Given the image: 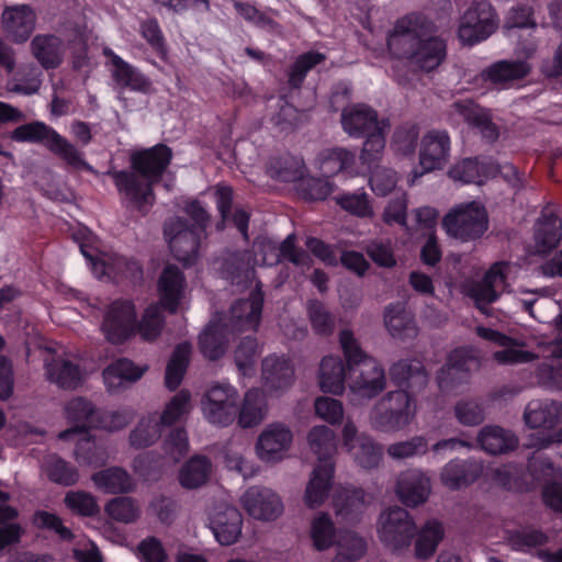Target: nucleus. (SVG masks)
Returning <instances> with one entry per match:
<instances>
[{"label":"nucleus","instance_id":"1","mask_svg":"<svg viewBox=\"0 0 562 562\" xmlns=\"http://www.w3.org/2000/svg\"><path fill=\"white\" fill-rule=\"evenodd\" d=\"M171 158V148L158 144L132 153L128 169H111L106 173L113 179L121 196L139 212L146 213L155 202L153 187L162 177Z\"/></svg>","mask_w":562,"mask_h":562},{"label":"nucleus","instance_id":"2","mask_svg":"<svg viewBox=\"0 0 562 562\" xmlns=\"http://www.w3.org/2000/svg\"><path fill=\"white\" fill-rule=\"evenodd\" d=\"M339 342L348 368L350 402L362 405L385 390L384 368L362 350L351 330L342 329Z\"/></svg>","mask_w":562,"mask_h":562},{"label":"nucleus","instance_id":"3","mask_svg":"<svg viewBox=\"0 0 562 562\" xmlns=\"http://www.w3.org/2000/svg\"><path fill=\"white\" fill-rule=\"evenodd\" d=\"M311 450L317 456L318 463L314 468L305 490V503L308 507H318L326 499L331 487L334 463L331 457L336 451L334 431L327 426H315L308 434Z\"/></svg>","mask_w":562,"mask_h":562},{"label":"nucleus","instance_id":"4","mask_svg":"<svg viewBox=\"0 0 562 562\" xmlns=\"http://www.w3.org/2000/svg\"><path fill=\"white\" fill-rule=\"evenodd\" d=\"M490 226L485 206L472 201L452 207L442 218L447 234L461 241L481 239Z\"/></svg>","mask_w":562,"mask_h":562},{"label":"nucleus","instance_id":"5","mask_svg":"<svg viewBox=\"0 0 562 562\" xmlns=\"http://www.w3.org/2000/svg\"><path fill=\"white\" fill-rule=\"evenodd\" d=\"M413 397L407 391L387 392L372 408L370 424L383 432H395L409 425L414 417Z\"/></svg>","mask_w":562,"mask_h":562},{"label":"nucleus","instance_id":"6","mask_svg":"<svg viewBox=\"0 0 562 562\" xmlns=\"http://www.w3.org/2000/svg\"><path fill=\"white\" fill-rule=\"evenodd\" d=\"M429 33H435V25L422 14H409L397 20L387 38L390 52L397 58L411 59Z\"/></svg>","mask_w":562,"mask_h":562},{"label":"nucleus","instance_id":"7","mask_svg":"<svg viewBox=\"0 0 562 562\" xmlns=\"http://www.w3.org/2000/svg\"><path fill=\"white\" fill-rule=\"evenodd\" d=\"M378 533L386 548L401 553L411 547L416 536V525L406 509L394 506L380 514Z\"/></svg>","mask_w":562,"mask_h":562},{"label":"nucleus","instance_id":"8","mask_svg":"<svg viewBox=\"0 0 562 562\" xmlns=\"http://www.w3.org/2000/svg\"><path fill=\"white\" fill-rule=\"evenodd\" d=\"M164 235L178 261L182 262L184 267L195 263L204 234L191 228L186 218L173 216L164 223Z\"/></svg>","mask_w":562,"mask_h":562},{"label":"nucleus","instance_id":"9","mask_svg":"<svg viewBox=\"0 0 562 562\" xmlns=\"http://www.w3.org/2000/svg\"><path fill=\"white\" fill-rule=\"evenodd\" d=\"M498 26L493 7L486 1L472 4L463 14L459 25V38L474 45L490 37Z\"/></svg>","mask_w":562,"mask_h":562},{"label":"nucleus","instance_id":"10","mask_svg":"<svg viewBox=\"0 0 562 562\" xmlns=\"http://www.w3.org/2000/svg\"><path fill=\"white\" fill-rule=\"evenodd\" d=\"M238 412L237 391L228 384H215L210 387L203 402L205 418L218 426L231 425Z\"/></svg>","mask_w":562,"mask_h":562},{"label":"nucleus","instance_id":"11","mask_svg":"<svg viewBox=\"0 0 562 562\" xmlns=\"http://www.w3.org/2000/svg\"><path fill=\"white\" fill-rule=\"evenodd\" d=\"M507 269V263L496 262L484 273L480 281L470 285L468 294L483 314L491 315L490 304L495 302L505 290Z\"/></svg>","mask_w":562,"mask_h":562},{"label":"nucleus","instance_id":"12","mask_svg":"<svg viewBox=\"0 0 562 562\" xmlns=\"http://www.w3.org/2000/svg\"><path fill=\"white\" fill-rule=\"evenodd\" d=\"M135 307L130 301L113 302L102 323V330L112 344H122L136 328Z\"/></svg>","mask_w":562,"mask_h":562},{"label":"nucleus","instance_id":"13","mask_svg":"<svg viewBox=\"0 0 562 562\" xmlns=\"http://www.w3.org/2000/svg\"><path fill=\"white\" fill-rule=\"evenodd\" d=\"M245 510L255 519L270 521L277 519L283 512L280 496L270 487L254 485L241 496Z\"/></svg>","mask_w":562,"mask_h":562},{"label":"nucleus","instance_id":"14","mask_svg":"<svg viewBox=\"0 0 562 562\" xmlns=\"http://www.w3.org/2000/svg\"><path fill=\"white\" fill-rule=\"evenodd\" d=\"M263 305L260 283L256 284L248 299L236 301L229 311L227 327L235 331L256 330L259 326Z\"/></svg>","mask_w":562,"mask_h":562},{"label":"nucleus","instance_id":"15","mask_svg":"<svg viewBox=\"0 0 562 562\" xmlns=\"http://www.w3.org/2000/svg\"><path fill=\"white\" fill-rule=\"evenodd\" d=\"M340 123L349 136L357 138L364 137L383 126H389L385 121H379L378 112L364 103L342 109Z\"/></svg>","mask_w":562,"mask_h":562},{"label":"nucleus","instance_id":"16","mask_svg":"<svg viewBox=\"0 0 562 562\" xmlns=\"http://www.w3.org/2000/svg\"><path fill=\"white\" fill-rule=\"evenodd\" d=\"M450 137L447 131L431 130L420 143L419 162L425 172L441 169L449 159Z\"/></svg>","mask_w":562,"mask_h":562},{"label":"nucleus","instance_id":"17","mask_svg":"<svg viewBox=\"0 0 562 562\" xmlns=\"http://www.w3.org/2000/svg\"><path fill=\"white\" fill-rule=\"evenodd\" d=\"M395 492L404 505L416 507L427 501L430 480L419 469L405 470L397 477Z\"/></svg>","mask_w":562,"mask_h":562},{"label":"nucleus","instance_id":"18","mask_svg":"<svg viewBox=\"0 0 562 562\" xmlns=\"http://www.w3.org/2000/svg\"><path fill=\"white\" fill-rule=\"evenodd\" d=\"M292 432L283 424L269 425L258 437V457L267 462L279 461L292 442Z\"/></svg>","mask_w":562,"mask_h":562},{"label":"nucleus","instance_id":"19","mask_svg":"<svg viewBox=\"0 0 562 562\" xmlns=\"http://www.w3.org/2000/svg\"><path fill=\"white\" fill-rule=\"evenodd\" d=\"M392 381L407 391L415 394L423 391L428 384V373L422 361L417 359H402L390 368Z\"/></svg>","mask_w":562,"mask_h":562},{"label":"nucleus","instance_id":"20","mask_svg":"<svg viewBox=\"0 0 562 562\" xmlns=\"http://www.w3.org/2000/svg\"><path fill=\"white\" fill-rule=\"evenodd\" d=\"M530 70V65L525 60L503 59L484 68L481 77L484 81L505 89L527 77Z\"/></svg>","mask_w":562,"mask_h":562},{"label":"nucleus","instance_id":"21","mask_svg":"<svg viewBox=\"0 0 562 562\" xmlns=\"http://www.w3.org/2000/svg\"><path fill=\"white\" fill-rule=\"evenodd\" d=\"M261 378L268 391H283L294 382V367L286 357L270 355L262 360Z\"/></svg>","mask_w":562,"mask_h":562},{"label":"nucleus","instance_id":"22","mask_svg":"<svg viewBox=\"0 0 562 562\" xmlns=\"http://www.w3.org/2000/svg\"><path fill=\"white\" fill-rule=\"evenodd\" d=\"M367 506V495L359 487H341L333 496V508L336 517L347 524L358 521Z\"/></svg>","mask_w":562,"mask_h":562},{"label":"nucleus","instance_id":"23","mask_svg":"<svg viewBox=\"0 0 562 562\" xmlns=\"http://www.w3.org/2000/svg\"><path fill=\"white\" fill-rule=\"evenodd\" d=\"M477 335L488 341L504 347L503 350L495 351L493 358L502 364L526 363L536 359L532 352L519 349L521 345L517 340L504 335L501 331L486 327H477Z\"/></svg>","mask_w":562,"mask_h":562},{"label":"nucleus","instance_id":"24","mask_svg":"<svg viewBox=\"0 0 562 562\" xmlns=\"http://www.w3.org/2000/svg\"><path fill=\"white\" fill-rule=\"evenodd\" d=\"M36 15L27 4L5 7L2 13V25L14 42L23 43L35 29Z\"/></svg>","mask_w":562,"mask_h":562},{"label":"nucleus","instance_id":"25","mask_svg":"<svg viewBox=\"0 0 562 562\" xmlns=\"http://www.w3.org/2000/svg\"><path fill=\"white\" fill-rule=\"evenodd\" d=\"M482 473V465L474 460L453 459L441 470V483L456 491L474 483Z\"/></svg>","mask_w":562,"mask_h":562},{"label":"nucleus","instance_id":"26","mask_svg":"<svg viewBox=\"0 0 562 562\" xmlns=\"http://www.w3.org/2000/svg\"><path fill=\"white\" fill-rule=\"evenodd\" d=\"M561 236V221L553 212L543 210L535 225V254L547 255L559 245Z\"/></svg>","mask_w":562,"mask_h":562},{"label":"nucleus","instance_id":"27","mask_svg":"<svg viewBox=\"0 0 562 562\" xmlns=\"http://www.w3.org/2000/svg\"><path fill=\"white\" fill-rule=\"evenodd\" d=\"M243 516L234 506H224L211 519L216 540L223 546L235 543L241 533Z\"/></svg>","mask_w":562,"mask_h":562},{"label":"nucleus","instance_id":"28","mask_svg":"<svg viewBox=\"0 0 562 562\" xmlns=\"http://www.w3.org/2000/svg\"><path fill=\"white\" fill-rule=\"evenodd\" d=\"M98 414L99 409L91 402L82 397L71 400L66 406V416L75 426L61 431L58 435L59 439L66 440L72 434L86 432L90 428H95Z\"/></svg>","mask_w":562,"mask_h":562},{"label":"nucleus","instance_id":"29","mask_svg":"<svg viewBox=\"0 0 562 562\" xmlns=\"http://www.w3.org/2000/svg\"><path fill=\"white\" fill-rule=\"evenodd\" d=\"M66 46L59 36L41 34L31 41V50L34 58L45 69H55L64 60Z\"/></svg>","mask_w":562,"mask_h":562},{"label":"nucleus","instance_id":"30","mask_svg":"<svg viewBox=\"0 0 562 562\" xmlns=\"http://www.w3.org/2000/svg\"><path fill=\"white\" fill-rule=\"evenodd\" d=\"M499 171V166L492 160L464 158L450 169L449 176L463 183L481 184L484 178L495 177Z\"/></svg>","mask_w":562,"mask_h":562},{"label":"nucleus","instance_id":"31","mask_svg":"<svg viewBox=\"0 0 562 562\" xmlns=\"http://www.w3.org/2000/svg\"><path fill=\"white\" fill-rule=\"evenodd\" d=\"M530 428H553L562 419V403L558 401H531L524 412Z\"/></svg>","mask_w":562,"mask_h":562},{"label":"nucleus","instance_id":"32","mask_svg":"<svg viewBox=\"0 0 562 562\" xmlns=\"http://www.w3.org/2000/svg\"><path fill=\"white\" fill-rule=\"evenodd\" d=\"M184 289V277L175 265H168L158 280L161 303L170 313H176Z\"/></svg>","mask_w":562,"mask_h":562},{"label":"nucleus","instance_id":"33","mask_svg":"<svg viewBox=\"0 0 562 562\" xmlns=\"http://www.w3.org/2000/svg\"><path fill=\"white\" fill-rule=\"evenodd\" d=\"M452 108L465 122L479 128L480 133L487 142H495L498 138L497 127L491 121L490 115L473 101H456Z\"/></svg>","mask_w":562,"mask_h":562},{"label":"nucleus","instance_id":"34","mask_svg":"<svg viewBox=\"0 0 562 562\" xmlns=\"http://www.w3.org/2000/svg\"><path fill=\"white\" fill-rule=\"evenodd\" d=\"M146 369V367H136L131 360L122 358L103 370V380L110 392H117L125 389L128 383L139 380Z\"/></svg>","mask_w":562,"mask_h":562},{"label":"nucleus","instance_id":"35","mask_svg":"<svg viewBox=\"0 0 562 562\" xmlns=\"http://www.w3.org/2000/svg\"><path fill=\"white\" fill-rule=\"evenodd\" d=\"M47 379L64 390H75L81 383V373L78 364L72 361L53 357L45 361Z\"/></svg>","mask_w":562,"mask_h":562},{"label":"nucleus","instance_id":"36","mask_svg":"<svg viewBox=\"0 0 562 562\" xmlns=\"http://www.w3.org/2000/svg\"><path fill=\"white\" fill-rule=\"evenodd\" d=\"M348 380V368L336 356H327L322 359L319 366V385L323 392L341 394L345 390V381Z\"/></svg>","mask_w":562,"mask_h":562},{"label":"nucleus","instance_id":"37","mask_svg":"<svg viewBox=\"0 0 562 562\" xmlns=\"http://www.w3.org/2000/svg\"><path fill=\"white\" fill-rule=\"evenodd\" d=\"M477 443L490 454H502L512 451L517 446L515 435L499 426H484L477 434Z\"/></svg>","mask_w":562,"mask_h":562},{"label":"nucleus","instance_id":"38","mask_svg":"<svg viewBox=\"0 0 562 562\" xmlns=\"http://www.w3.org/2000/svg\"><path fill=\"white\" fill-rule=\"evenodd\" d=\"M446 57V43L429 33L409 59L413 65L424 71L436 69Z\"/></svg>","mask_w":562,"mask_h":562},{"label":"nucleus","instance_id":"39","mask_svg":"<svg viewBox=\"0 0 562 562\" xmlns=\"http://www.w3.org/2000/svg\"><path fill=\"white\" fill-rule=\"evenodd\" d=\"M228 327L221 324H210L199 337L202 355L209 360H217L224 356L228 346Z\"/></svg>","mask_w":562,"mask_h":562},{"label":"nucleus","instance_id":"40","mask_svg":"<svg viewBox=\"0 0 562 562\" xmlns=\"http://www.w3.org/2000/svg\"><path fill=\"white\" fill-rule=\"evenodd\" d=\"M443 526L438 520H428L417 532L415 542V555L418 559L426 560L437 550L438 544L443 539Z\"/></svg>","mask_w":562,"mask_h":562},{"label":"nucleus","instance_id":"41","mask_svg":"<svg viewBox=\"0 0 562 562\" xmlns=\"http://www.w3.org/2000/svg\"><path fill=\"white\" fill-rule=\"evenodd\" d=\"M212 471V462L205 456H194L179 473L180 484L186 488H198L205 484Z\"/></svg>","mask_w":562,"mask_h":562},{"label":"nucleus","instance_id":"42","mask_svg":"<svg viewBox=\"0 0 562 562\" xmlns=\"http://www.w3.org/2000/svg\"><path fill=\"white\" fill-rule=\"evenodd\" d=\"M191 351L192 345L188 341H183L175 348L165 374V384L170 391L180 385L189 366Z\"/></svg>","mask_w":562,"mask_h":562},{"label":"nucleus","instance_id":"43","mask_svg":"<svg viewBox=\"0 0 562 562\" xmlns=\"http://www.w3.org/2000/svg\"><path fill=\"white\" fill-rule=\"evenodd\" d=\"M82 254L91 261L94 269L100 266L103 274H115L123 278L130 279L134 282L139 281L143 277V270L139 263L135 260L127 259L125 257H116L111 261H94L93 257L90 256L81 247Z\"/></svg>","mask_w":562,"mask_h":562},{"label":"nucleus","instance_id":"44","mask_svg":"<svg viewBox=\"0 0 562 562\" xmlns=\"http://www.w3.org/2000/svg\"><path fill=\"white\" fill-rule=\"evenodd\" d=\"M506 541L515 551L528 552L549 542V537L540 529L524 527L506 531Z\"/></svg>","mask_w":562,"mask_h":562},{"label":"nucleus","instance_id":"45","mask_svg":"<svg viewBox=\"0 0 562 562\" xmlns=\"http://www.w3.org/2000/svg\"><path fill=\"white\" fill-rule=\"evenodd\" d=\"M269 173L282 182H294L304 176V162L300 157L283 155L273 158L269 164Z\"/></svg>","mask_w":562,"mask_h":562},{"label":"nucleus","instance_id":"46","mask_svg":"<svg viewBox=\"0 0 562 562\" xmlns=\"http://www.w3.org/2000/svg\"><path fill=\"white\" fill-rule=\"evenodd\" d=\"M43 467L47 477L56 484L71 486L79 480L77 469L57 454H49Z\"/></svg>","mask_w":562,"mask_h":562},{"label":"nucleus","instance_id":"47","mask_svg":"<svg viewBox=\"0 0 562 562\" xmlns=\"http://www.w3.org/2000/svg\"><path fill=\"white\" fill-rule=\"evenodd\" d=\"M113 66L115 67L113 77L119 86L137 91L148 90L149 80L120 56L113 55Z\"/></svg>","mask_w":562,"mask_h":562},{"label":"nucleus","instance_id":"48","mask_svg":"<svg viewBox=\"0 0 562 562\" xmlns=\"http://www.w3.org/2000/svg\"><path fill=\"white\" fill-rule=\"evenodd\" d=\"M55 130L46 125L43 122L34 121L27 124H22L13 130L10 134V138L15 142H27L42 144L46 148L50 143L52 137L55 134Z\"/></svg>","mask_w":562,"mask_h":562},{"label":"nucleus","instance_id":"49","mask_svg":"<svg viewBox=\"0 0 562 562\" xmlns=\"http://www.w3.org/2000/svg\"><path fill=\"white\" fill-rule=\"evenodd\" d=\"M162 430L157 424V417L150 415L143 417L137 426L130 434V443L135 449H142L154 445L160 437Z\"/></svg>","mask_w":562,"mask_h":562},{"label":"nucleus","instance_id":"50","mask_svg":"<svg viewBox=\"0 0 562 562\" xmlns=\"http://www.w3.org/2000/svg\"><path fill=\"white\" fill-rule=\"evenodd\" d=\"M93 482L108 493H126L131 490V479L121 468H111L100 471L92 476Z\"/></svg>","mask_w":562,"mask_h":562},{"label":"nucleus","instance_id":"51","mask_svg":"<svg viewBox=\"0 0 562 562\" xmlns=\"http://www.w3.org/2000/svg\"><path fill=\"white\" fill-rule=\"evenodd\" d=\"M337 554L334 559L355 562L361 559L367 550L366 541L352 531L340 532L336 540Z\"/></svg>","mask_w":562,"mask_h":562},{"label":"nucleus","instance_id":"52","mask_svg":"<svg viewBox=\"0 0 562 562\" xmlns=\"http://www.w3.org/2000/svg\"><path fill=\"white\" fill-rule=\"evenodd\" d=\"M263 397L259 390H249L245 394L243 406L238 415V424L243 428H250L263 419Z\"/></svg>","mask_w":562,"mask_h":562},{"label":"nucleus","instance_id":"53","mask_svg":"<svg viewBox=\"0 0 562 562\" xmlns=\"http://www.w3.org/2000/svg\"><path fill=\"white\" fill-rule=\"evenodd\" d=\"M349 451L363 469L376 468L382 459V447L369 436H361Z\"/></svg>","mask_w":562,"mask_h":562},{"label":"nucleus","instance_id":"54","mask_svg":"<svg viewBox=\"0 0 562 562\" xmlns=\"http://www.w3.org/2000/svg\"><path fill=\"white\" fill-rule=\"evenodd\" d=\"M334 201L344 211L358 217H371L373 209L369 196L364 191L339 193Z\"/></svg>","mask_w":562,"mask_h":562},{"label":"nucleus","instance_id":"55","mask_svg":"<svg viewBox=\"0 0 562 562\" xmlns=\"http://www.w3.org/2000/svg\"><path fill=\"white\" fill-rule=\"evenodd\" d=\"M190 409V393L181 390L166 404L164 412L157 417V424L164 431V428L170 427L177 423Z\"/></svg>","mask_w":562,"mask_h":562},{"label":"nucleus","instance_id":"56","mask_svg":"<svg viewBox=\"0 0 562 562\" xmlns=\"http://www.w3.org/2000/svg\"><path fill=\"white\" fill-rule=\"evenodd\" d=\"M63 42L67 43L72 54V67L80 69L87 57V42L82 30L75 23H69L64 31L60 32Z\"/></svg>","mask_w":562,"mask_h":562},{"label":"nucleus","instance_id":"57","mask_svg":"<svg viewBox=\"0 0 562 562\" xmlns=\"http://www.w3.org/2000/svg\"><path fill=\"white\" fill-rule=\"evenodd\" d=\"M47 149L76 169H90V166L82 158V154L57 132L52 137Z\"/></svg>","mask_w":562,"mask_h":562},{"label":"nucleus","instance_id":"58","mask_svg":"<svg viewBox=\"0 0 562 562\" xmlns=\"http://www.w3.org/2000/svg\"><path fill=\"white\" fill-rule=\"evenodd\" d=\"M428 441L424 436H414L407 440L390 445L386 452L394 460H404L423 457L428 452Z\"/></svg>","mask_w":562,"mask_h":562},{"label":"nucleus","instance_id":"59","mask_svg":"<svg viewBox=\"0 0 562 562\" xmlns=\"http://www.w3.org/2000/svg\"><path fill=\"white\" fill-rule=\"evenodd\" d=\"M307 315L312 328L317 335L328 336L334 331L335 317L321 301L307 302Z\"/></svg>","mask_w":562,"mask_h":562},{"label":"nucleus","instance_id":"60","mask_svg":"<svg viewBox=\"0 0 562 562\" xmlns=\"http://www.w3.org/2000/svg\"><path fill=\"white\" fill-rule=\"evenodd\" d=\"M165 325L161 307L150 305L145 310L142 321L136 325L140 337L146 341L155 340L161 333Z\"/></svg>","mask_w":562,"mask_h":562},{"label":"nucleus","instance_id":"61","mask_svg":"<svg viewBox=\"0 0 562 562\" xmlns=\"http://www.w3.org/2000/svg\"><path fill=\"white\" fill-rule=\"evenodd\" d=\"M105 513L114 520L131 524L139 516V508L128 496H119L105 505Z\"/></svg>","mask_w":562,"mask_h":562},{"label":"nucleus","instance_id":"62","mask_svg":"<svg viewBox=\"0 0 562 562\" xmlns=\"http://www.w3.org/2000/svg\"><path fill=\"white\" fill-rule=\"evenodd\" d=\"M337 535L327 514H322L312 522V539L317 550L323 551L336 543Z\"/></svg>","mask_w":562,"mask_h":562},{"label":"nucleus","instance_id":"63","mask_svg":"<svg viewBox=\"0 0 562 562\" xmlns=\"http://www.w3.org/2000/svg\"><path fill=\"white\" fill-rule=\"evenodd\" d=\"M364 250L369 258L379 267L393 268L396 266L393 245L390 239H372L366 244Z\"/></svg>","mask_w":562,"mask_h":562},{"label":"nucleus","instance_id":"64","mask_svg":"<svg viewBox=\"0 0 562 562\" xmlns=\"http://www.w3.org/2000/svg\"><path fill=\"white\" fill-rule=\"evenodd\" d=\"M529 469L533 479L542 483L543 486L562 482V470L555 468L548 458L533 457L529 463Z\"/></svg>","mask_w":562,"mask_h":562}]
</instances>
